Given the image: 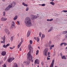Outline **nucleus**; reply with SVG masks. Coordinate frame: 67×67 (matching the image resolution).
Instances as JSON below:
<instances>
[{
	"instance_id": "4c0bfd02",
	"label": "nucleus",
	"mask_w": 67,
	"mask_h": 67,
	"mask_svg": "<svg viewBox=\"0 0 67 67\" xmlns=\"http://www.w3.org/2000/svg\"><path fill=\"white\" fill-rule=\"evenodd\" d=\"M17 23H18V25H20V21H17Z\"/></svg>"
},
{
	"instance_id": "412c9836",
	"label": "nucleus",
	"mask_w": 67,
	"mask_h": 67,
	"mask_svg": "<svg viewBox=\"0 0 67 67\" xmlns=\"http://www.w3.org/2000/svg\"><path fill=\"white\" fill-rule=\"evenodd\" d=\"M62 59H66V58L65 57V55L63 56L62 57Z\"/></svg>"
},
{
	"instance_id": "f257e3e1",
	"label": "nucleus",
	"mask_w": 67,
	"mask_h": 67,
	"mask_svg": "<svg viewBox=\"0 0 67 67\" xmlns=\"http://www.w3.org/2000/svg\"><path fill=\"white\" fill-rule=\"evenodd\" d=\"M25 23L27 26L30 27L32 26V24L31 19L29 17H27L25 18Z\"/></svg>"
},
{
	"instance_id": "680f3d73",
	"label": "nucleus",
	"mask_w": 67,
	"mask_h": 67,
	"mask_svg": "<svg viewBox=\"0 0 67 67\" xmlns=\"http://www.w3.org/2000/svg\"><path fill=\"white\" fill-rule=\"evenodd\" d=\"M53 2V1H54V0H51Z\"/></svg>"
},
{
	"instance_id": "e433bc0d",
	"label": "nucleus",
	"mask_w": 67,
	"mask_h": 67,
	"mask_svg": "<svg viewBox=\"0 0 67 67\" xmlns=\"http://www.w3.org/2000/svg\"><path fill=\"white\" fill-rule=\"evenodd\" d=\"M3 15L4 16H5V12H3Z\"/></svg>"
},
{
	"instance_id": "864d4df0",
	"label": "nucleus",
	"mask_w": 67,
	"mask_h": 67,
	"mask_svg": "<svg viewBox=\"0 0 67 67\" xmlns=\"http://www.w3.org/2000/svg\"><path fill=\"white\" fill-rule=\"evenodd\" d=\"M19 50H20V51H21V47L20 48Z\"/></svg>"
},
{
	"instance_id": "4468645a",
	"label": "nucleus",
	"mask_w": 67,
	"mask_h": 67,
	"mask_svg": "<svg viewBox=\"0 0 67 67\" xmlns=\"http://www.w3.org/2000/svg\"><path fill=\"white\" fill-rule=\"evenodd\" d=\"M15 4H16V3L15 2H13L11 4V6L12 7H14L15 6Z\"/></svg>"
},
{
	"instance_id": "6e6d98bb",
	"label": "nucleus",
	"mask_w": 67,
	"mask_h": 67,
	"mask_svg": "<svg viewBox=\"0 0 67 67\" xmlns=\"http://www.w3.org/2000/svg\"><path fill=\"white\" fill-rule=\"evenodd\" d=\"M60 55H61V56H62V53H60Z\"/></svg>"
},
{
	"instance_id": "de8ad7c7",
	"label": "nucleus",
	"mask_w": 67,
	"mask_h": 67,
	"mask_svg": "<svg viewBox=\"0 0 67 67\" xmlns=\"http://www.w3.org/2000/svg\"><path fill=\"white\" fill-rule=\"evenodd\" d=\"M34 40H37V39H36V37H34Z\"/></svg>"
},
{
	"instance_id": "39448f33",
	"label": "nucleus",
	"mask_w": 67,
	"mask_h": 67,
	"mask_svg": "<svg viewBox=\"0 0 67 67\" xmlns=\"http://www.w3.org/2000/svg\"><path fill=\"white\" fill-rule=\"evenodd\" d=\"M48 51V49L47 48H45L44 49V51L43 52V54L44 56H47V54Z\"/></svg>"
},
{
	"instance_id": "6ab92c4d",
	"label": "nucleus",
	"mask_w": 67,
	"mask_h": 67,
	"mask_svg": "<svg viewBox=\"0 0 67 67\" xmlns=\"http://www.w3.org/2000/svg\"><path fill=\"white\" fill-rule=\"evenodd\" d=\"M53 18H52L51 19H47V21H53Z\"/></svg>"
},
{
	"instance_id": "0eeeda50",
	"label": "nucleus",
	"mask_w": 67,
	"mask_h": 67,
	"mask_svg": "<svg viewBox=\"0 0 67 67\" xmlns=\"http://www.w3.org/2000/svg\"><path fill=\"white\" fill-rule=\"evenodd\" d=\"M12 8V6L11 5H9L5 9V11H8L10 9V8Z\"/></svg>"
},
{
	"instance_id": "0e129e2a",
	"label": "nucleus",
	"mask_w": 67,
	"mask_h": 67,
	"mask_svg": "<svg viewBox=\"0 0 67 67\" xmlns=\"http://www.w3.org/2000/svg\"><path fill=\"white\" fill-rule=\"evenodd\" d=\"M38 47V48H39V49H40V47Z\"/></svg>"
},
{
	"instance_id": "052dcab7",
	"label": "nucleus",
	"mask_w": 67,
	"mask_h": 67,
	"mask_svg": "<svg viewBox=\"0 0 67 67\" xmlns=\"http://www.w3.org/2000/svg\"><path fill=\"white\" fill-rule=\"evenodd\" d=\"M17 35H18V36H19V34H18Z\"/></svg>"
},
{
	"instance_id": "5fc2aeb1",
	"label": "nucleus",
	"mask_w": 67,
	"mask_h": 67,
	"mask_svg": "<svg viewBox=\"0 0 67 67\" xmlns=\"http://www.w3.org/2000/svg\"><path fill=\"white\" fill-rule=\"evenodd\" d=\"M52 49V47H50V49Z\"/></svg>"
},
{
	"instance_id": "603ef678",
	"label": "nucleus",
	"mask_w": 67,
	"mask_h": 67,
	"mask_svg": "<svg viewBox=\"0 0 67 67\" xmlns=\"http://www.w3.org/2000/svg\"><path fill=\"white\" fill-rule=\"evenodd\" d=\"M47 60H49V59H50V58H47Z\"/></svg>"
},
{
	"instance_id": "c9c22d12",
	"label": "nucleus",
	"mask_w": 67,
	"mask_h": 67,
	"mask_svg": "<svg viewBox=\"0 0 67 67\" xmlns=\"http://www.w3.org/2000/svg\"><path fill=\"white\" fill-rule=\"evenodd\" d=\"M62 12H64L66 13L67 12V10H63L62 11Z\"/></svg>"
},
{
	"instance_id": "b1692460",
	"label": "nucleus",
	"mask_w": 67,
	"mask_h": 67,
	"mask_svg": "<svg viewBox=\"0 0 67 67\" xmlns=\"http://www.w3.org/2000/svg\"><path fill=\"white\" fill-rule=\"evenodd\" d=\"M21 45V43H20L18 45V48H20V47Z\"/></svg>"
},
{
	"instance_id": "f03ea898",
	"label": "nucleus",
	"mask_w": 67,
	"mask_h": 67,
	"mask_svg": "<svg viewBox=\"0 0 67 67\" xmlns=\"http://www.w3.org/2000/svg\"><path fill=\"white\" fill-rule=\"evenodd\" d=\"M31 49H30L27 54V59L29 60H31V62H33V60L32 59V56L31 55Z\"/></svg>"
},
{
	"instance_id": "37998d69",
	"label": "nucleus",
	"mask_w": 67,
	"mask_h": 67,
	"mask_svg": "<svg viewBox=\"0 0 67 67\" xmlns=\"http://www.w3.org/2000/svg\"><path fill=\"white\" fill-rule=\"evenodd\" d=\"M3 67H7V66H6V65H5V64H4V65H3Z\"/></svg>"
},
{
	"instance_id": "f3484780",
	"label": "nucleus",
	"mask_w": 67,
	"mask_h": 67,
	"mask_svg": "<svg viewBox=\"0 0 67 67\" xmlns=\"http://www.w3.org/2000/svg\"><path fill=\"white\" fill-rule=\"evenodd\" d=\"M22 4L24 6H25L26 7H27L28 6L27 4H25V3L24 2L22 3Z\"/></svg>"
},
{
	"instance_id": "2f4dec72",
	"label": "nucleus",
	"mask_w": 67,
	"mask_h": 67,
	"mask_svg": "<svg viewBox=\"0 0 67 67\" xmlns=\"http://www.w3.org/2000/svg\"><path fill=\"white\" fill-rule=\"evenodd\" d=\"M7 58L6 57H4V61H5V60L7 59Z\"/></svg>"
},
{
	"instance_id": "3c124183",
	"label": "nucleus",
	"mask_w": 67,
	"mask_h": 67,
	"mask_svg": "<svg viewBox=\"0 0 67 67\" xmlns=\"http://www.w3.org/2000/svg\"><path fill=\"white\" fill-rule=\"evenodd\" d=\"M39 41H40V38L38 39L37 40V42H39Z\"/></svg>"
},
{
	"instance_id": "20e7f679",
	"label": "nucleus",
	"mask_w": 67,
	"mask_h": 67,
	"mask_svg": "<svg viewBox=\"0 0 67 67\" xmlns=\"http://www.w3.org/2000/svg\"><path fill=\"white\" fill-rule=\"evenodd\" d=\"M39 16L38 15L37 16L34 15H31V20H35V19H36L37 18H38Z\"/></svg>"
},
{
	"instance_id": "49530a36",
	"label": "nucleus",
	"mask_w": 67,
	"mask_h": 67,
	"mask_svg": "<svg viewBox=\"0 0 67 67\" xmlns=\"http://www.w3.org/2000/svg\"><path fill=\"white\" fill-rule=\"evenodd\" d=\"M65 37L66 38H67V35H66L65 36Z\"/></svg>"
},
{
	"instance_id": "338daca9",
	"label": "nucleus",
	"mask_w": 67,
	"mask_h": 67,
	"mask_svg": "<svg viewBox=\"0 0 67 67\" xmlns=\"http://www.w3.org/2000/svg\"><path fill=\"white\" fill-rule=\"evenodd\" d=\"M37 67H39V66L38 65V66H37Z\"/></svg>"
},
{
	"instance_id": "7ed1b4c3",
	"label": "nucleus",
	"mask_w": 67,
	"mask_h": 67,
	"mask_svg": "<svg viewBox=\"0 0 67 67\" xmlns=\"http://www.w3.org/2000/svg\"><path fill=\"white\" fill-rule=\"evenodd\" d=\"M30 61H25L23 62V64L26 66H29L30 65Z\"/></svg>"
},
{
	"instance_id": "6e6552de",
	"label": "nucleus",
	"mask_w": 67,
	"mask_h": 67,
	"mask_svg": "<svg viewBox=\"0 0 67 67\" xmlns=\"http://www.w3.org/2000/svg\"><path fill=\"white\" fill-rule=\"evenodd\" d=\"M4 31L6 34H8V35H9L10 34V32L7 29H5Z\"/></svg>"
},
{
	"instance_id": "1a4fd4ad",
	"label": "nucleus",
	"mask_w": 67,
	"mask_h": 67,
	"mask_svg": "<svg viewBox=\"0 0 67 67\" xmlns=\"http://www.w3.org/2000/svg\"><path fill=\"white\" fill-rule=\"evenodd\" d=\"M14 58H10L8 60V63H11V62H12V60H14Z\"/></svg>"
},
{
	"instance_id": "393cba45",
	"label": "nucleus",
	"mask_w": 67,
	"mask_h": 67,
	"mask_svg": "<svg viewBox=\"0 0 67 67\" xmlns=\"http://www.w3.org/2000/svg\"><path fill=\"white\" fill-rule=\"evenodd\" d=\"M13 38H14V37H10V40L11 41H12L13 40Z\"/></svg>"
},
{
	"instance_id": "473e14b6",
	"label": "nucleus",
	"mask_w": 67,
	"mask_h": 67,
	"mask_svg": "<svg viewBox=\"0 0 67 67\" xmlns=\"http://www.w3.org/2000/svg\"><path fill=\"white\" fill-rule=\"evenodd\" d=\"M29 7H27L26 10V11H28V10H29Z\"/></svg>"
},
{
	"instance_id": "bb28decb",
	"label": "nucleus",
	"mask_w": 67,
	"mask_h": 67,
	"mask_svg": "<svg viewBox=\"0 0 67 67\" xmlns=\"http://www.w3.org/2000/svg\"><path fill=\"white\" fill-rule=\"evenodd\" d=\"M14 66V67H18V65H17V64L16 63H15Z\"/></svg>"
},
{
	"instance_id": "cd10ccee",
	"label": "nucleus",
	"mask_w": 67,
	"mask_h": 67,
	"mask_svg": "<svg viewBox=\"0 0 67 67\" xmlns=\"http://www.w3.org/2000/svg\"><path fill=\"white\" fill-rule=\"evenodd\" d=\"M23 39L21 38V42L20 43V44H22V43H23Z\"/></svg>"
},
{
	"instance_id": "09e8293b",
	"label": "nucleus",
	"mask_w": 67,
	"mask_h": 67,
	"mask_svg": "<svg viewBox=\"0 0 67 67\" xmlns=\"http://www.w3.org/2000/svg\"><path fill=\"white\" fill-rule=\"evenodd\" d=\"M9 48H10V49H13L14 48H12L11 47H10Z\"/></svg>"
},
{
	"instance_id": "c85d7f7f",
	"label": "nucleus",
	"mask_w": 67,
	"mask_h": 67,
	"mask_svg": "<svg viewBox=\"0 0 67 67\" xmlns=\"http://www.w3.org/2000/svg\"><path fill=\"white\" fill-rule=\"evenodd\" d=\"M39 51L38 50H37V51H36V55H38V52Z\"/></svg>"
},
{
	"instance_id": "79ce46f5",
	"label": "nucleus",
	"mask_w": 67,
	"mask_h": 67,
	"mask_svg": "<svg viewBox=\"0 0 67 67\" xmlns=\"http://www.w3.org/2000/svg\"><path fill=\"white\" fill-rule=\"evenodd\" d=\"M51 47L52 48V47H54V45H51Z\"/></svg>"
},
{
	"instance_id": "bf43d9fd",
	"label": "nucleus",
	"mask_w": 67,
	"mask_h": 67,
	"mask_svg": "<svg viewBox=\"0 0 67 67\" xmlns=\"http://www.w3.org/2000/svg\"><path fill=\"white\" fill-rule=\"evenodd\" d=\"M12 23L13 24H14V21H13Z\"/></svg>"
},
{
	"instance_id": "ea45409f",
	"label": "nucleus",
	"mask_w": 67,
	"mask_h": 67,
	"mask_svg": "<svg viewBox=\"0 0 67 67\" xmlns=\"http://www.w3.org/2000/svg\"><path fill=\"white\" fill-rule=\"evenodd\" d=\"M64 46H66V45H67V43H65V42H64Z\"/></svg>"
},
{
	"instance_id": "a18cd8bd",
	"label": "nucleus",
	"mask_w": 67,
	"mask_h": 67,
	"mask_svg": "<svg viewBox=\"0 0 67 67\" xmlns=\"http://www.w3.org/2000/svg\"><path fill=\"white\" fill-rule=\"evenodd\" d=\"M39 39L38 37H36V39L37 40H38Z\"/></svg>"
},
{
	"instance_id": "a211bd4d",
	"label": "nucleus",
	"mask_w": 67,
	"mask_h": 67,
	"mask_svg": "<svg viewBox=\"0 0 67 67\" xmlns=\"http://www.w3.org/2000/svg\"><path fill=\"white\" fill-rule=\"evenodd\" d=\"M18 19V16H15L13 18L14 20H16Z\"/></svg>"
},
{
	"instance_id": "4be33fe9",
	"label": "nucleus",
	"mask_w": 67,
	"mask_h": 67,
	"mask_svg": "<svg viewBox=\"0 0 67 67\" xmlns=\"http://www.w3.org/2000/svg\"><path fill=\"white\" fill-rule=\"evenodd\" d=\"M50 4H52V5H54V4H55V3L54 2H50Z\"/></svg>"
},
{
	"instance_id": "9b49d317",
	"label": "nucleus",
	"mask_w": 67,
	"mask_h": 67,
	"mask_svg": "<svg viewBox=\"0 0 67 67\" xmlns=\"http://www.w3.org/2000/svg\"><path fill=\"white\" fill-rule=\"evenodd\" d=\"M54 61H55V60H52V63L49 67H53V66L54 64Z\"/></svg>"
},
{
	"instance_id": "72a5a7b5",
	"label": "nucleus",
	"mask_w": 67,
	"mask_h": 67,
	"mask_svg": "<svg viewBox=\"0 0 67 67\" xmlns=\"http://www.w3.org/2000/svg\"><path fill=\"white\" fill-rule=\"evenodd\" d=\"M39 35V36H40V37H41V35H42V33L40 32Z\"/></svg>"
},
{
	"instance_id": "9d476101",
	"label": "nucleus",
	"mask_w": 67,
	"mask_h": 67,
	"mask_svg": "<svg viewBox=\"0 0 67 67\" xmlns=\"http://www.w3.org/2000/svg\"><path fill=\"white\" fill-rule=\"evenodd\" d=\"M39 62L40 60L38 59H36L34 63L35 64H39Z\"/></svg>"
},
{
	"instance_id": "dca6fc26",
	"label": "nucleus",
	"mask_w": 67,
	"mask_h": 67,
	"mask_svg": "<svg viewBox=\"0 0 67 67\" xmlns=\"http://www.w3.org/2000/svg\"><path fill=\"white\" fill-rule=\"evenodd\" d=\"M30 35V32L28 31L27 33V37H29Z\"/></svg>"
},
{
	"instance_id": "4d7b16f0",
	"label": "nucleus",
	"mask_w": 67,
	"mask_h": 67,
	"mask_svg": "<svg viewBox=\"0 0 67 67\" xmlns=\"http://www.w3.org/2000/svg\"><path fill=\"white\" fill-rule=\"evenodd\" d=\"M41 65H43V62H41Z\"/></svg>"
},
{
	"instance_id": "f704fd0d",
	"label": "nucleus",
	"mask_w": 67,
	"mask_h": 67,
	"mask_svg": "<svg viewBox=\"0 0 67 67\" xmlns=\"http://www.w3.org/2000/svg\"><path fill=\"white\" fill-rule=\"evenodd\" d=\"M39 5H42V6H45V4H43L41 5L39 4Z\"/></svg>"
},
{
	"instance_id": "58836bf2",
	"label": "nucleus",
	"mask_w": 67,
	"mask_h": 67,
	"mask_svg": "<svg viewBox=\"0 0 67 67\" xmlns=\"http://www.w3.org/2000/svg\"><path fill=\"white\" fill-rule=\"evenodd\" d=\"M31 48H32V46H29L28 47V48L29 49H31Z\"/></svg>"
},
{
	"instance_id": "a878e982",
	"label": "nucleus",
	"mask_w": 67,
	"mask_h": 67,
	"mask_svg": "<svg viewBox=\"0 0 67 67\" xmlns=\"http://www.w3.org/2000/svg\"><path fill=\"white\" fill-rule=\"evenodd\" d=\"M63 33L64 34H67V33L66 31L63 32Z\"/></svg>"
},
{
	"instance_id": "e2e57ef3",
	"label": "nucleus",
	"mask_w": 67,
	"mask_h": 67,
	"mask_svg": "<svg viewBox=\"0 0 67 67\" xmlns=\"http://www.w3.org/2000/svg\"><path fill=\"white\" fill-rule=\"evenodd\" d=\"M48 57H50V56L47 57V58H48Z\"/></svg>"
},
{
	"instance_id": "7c9ffc66",
	"label": "nucleus",
	"mask_w": 67,
	"mask_h": 67,
	"mask_svg": "<svg viewBox=\"0 0 67 67\" xmlns=\"http://www.w3.org/2000/svg\"><path fill=\"white\" fill-rule=\"evenodd\" d=\"M30 44H32V40H30Z\"/></svg>"
},
{
	"instance_id": "a19ab883",
	"label": "nucleus",
	"mask_w": 67,
	"mask_h": 67,
	"mask_svg": "<svg viewBox=\"0 0 67 67\" xmlns=\"http://www.w3.org/2000/svg\"><path fill=\"white\" fill-rule=\"evenodd\" d=\"M64 44V42L62 43H61V44H60V46H62L63 45V44Z\"/></svg>"
},
{
	"instance_id": "13d9d810",
	"label": "nucleus",
	"mask_w": 67,
	"mask_h": 67,
	"mask_svg": "<svg viewBox=\"0 0 67 67\" xmlns=\"http://www.w3.org/2000/svg\"><path fill=\"white\" fill-rule=\"evenodd\" d=\"M2 1L3 2H4V1H5V0H2Z\"/></svg>"
},
{
	"instance_id": "69168bd1",
	"label": "nucleus",
	"mask_w": 67,
	"mask_h": 67,
	"mask_svg": "<svg viewBox=\"0 0 67 67\" xmlns=\"http://www.w3.org/2000/svg\"><path fill=\"white\" fill-rule=\"evenodd\" d=\"M1 63L0 62V65H1Z\"/></svg>"
},
{
	"instance_id": "8fccbe9b",
	"label": "nucleus",
	"mask_w": 67,
	"mask_h": 67,
	"mask_svg": "<svg viewBox=\"0 0 67 67\" xmlns=\"http://www.w3.org/2000/svg\"><path fill=\"white\" fill-rule=\"evenodd\" d=\"M49 44H51L52 43V41H49Z\"/></svg>"
},
{
	"instance_id": "aec40b11",
	"label": "nucleus",
	"mask_w": 67,
	"mask_h": 67,
	"mask_svg": "<svg viewBox=\"0 0 67 67\" xmlns=\"http://www.w3.org/2000/svg\"><path fill=\"white\" fill-rule=\"evenodd\" d=\"M52 30H53V27H51L50 29L48 30V32H51Z\"/></svg>"
},
{
	"instance_id": "2eb2a0df",
	"label": "nucleus",
	"mask_w": 67,
	"mask_h": 67,
	"mask_svg": "<svg viewBox=\"0 0 67 67\" xmlns=\"http://www.w3.org/2000/svg\"><path fill=\"white\" fill-rule=\"evenodd\" d=\"M6 52L5 51H3L2 53V55L3 56H5V55H6Z\"/></svg>"
},
{
	"instance_id": "f8f14e48",
	"label": "nucleus",
	"mask_w": 67,
	"mask_h": 67,
	"mask_svg": "<svg viewBox=\"0 0 67 67\" xmlns=\"http://www.w3.org/2000/svg\"><path fill=\"white\" fill-rule=\"evenodd\" d=\"M7 20V19L6 18H4V17H2V18L1 19V21H6Z\"/></svg>"
},
{
	"instance_id": "c03bdc74",
	"label": "nucleus",
	"mask_w": 67,
	"mask_h": 67,
	"mask_svg": "<svg viewBox=\"0 0 67 67\" xmlns=\"http://www.w3.org/2000/svg\"><path fill=\"white\" fill-rule=\"evenodd\" d=\"M49 54H50V53L48 52V56H49Z\"/></svg>"
},
{
	"instance_id": "423d86ee",
	"label": "nucleus",
	"mask_w": 67,
	"mask_h": 67,
	"mask_svg": "<svg viewBox=\"0 0 67 67\" xmlns=\"http://www.w3.org/2000/svg\"><path fill=\"white\" fill-rule=\"evenodd\" d=\"M2 40H3V41H1V43H2V44H5V36H4L3 37H3H2L1 38Z\"/></svg>"
},
{
	"instance_id": "c756f323",
	"label": "nucleus",
	"mask_w": 67,
	"mask_h": 67,
	"mask_svg": "<svg viewBox=\"0 0 67 67\" xmlns=\"http://www.w3.org/2000/svg\"><path fill=\"white\" fill-rule=\"evenodd\" d=\"M13 27H14L15 26L14 25H12L11 26V28L12 29H13Z\"/></svg>"
},
{
	"instance_id": "774afa93",
	"label": "nucleus",
	"mask_w": 67,
	"mask_h": 67,
	"mask_svg": "<svg viewBox=\"0 0 67 67\" xmlns=\"http://www.w3.org/2000/svg\"><path fill=\"white\" fill-rule=\"evenodd\" d=\"M55 67H58L57 66H55Z\"/></svg>"
},
{
	"instance_id": "5701e85b",
	"label": "nucleus",
	"mask_w": 67,
	"mask_h": 67,
	"mask_svg": "<svg viewBox=\"0 0 67 67\" xmlns=\"http://www.w3.org/2000/svg\"><path fill=\"white\" fill-rule=\"evenodd\" d=\"M45 37V35L44 34H42V36L41 37V40L43 39V38H44Z\"/></svg>"
},
{
	"instance_id": "ddd939ff",
	"label": "nucleus",
	"mask_w": 67,
	"mask_h": 67,
	"mask_svg": "<svg viewBox=\"0 0 67 67\" xmlns=\"http://www.w3.org/2000/svg\"><path fill=\"white\" fill-rule=\"evenodd\" d=\"M10 46V44L8 43L7 44L6 46L5 44L3 45V47H4V48H6L8 46Z\"/></svg>"
}]
</instances>
